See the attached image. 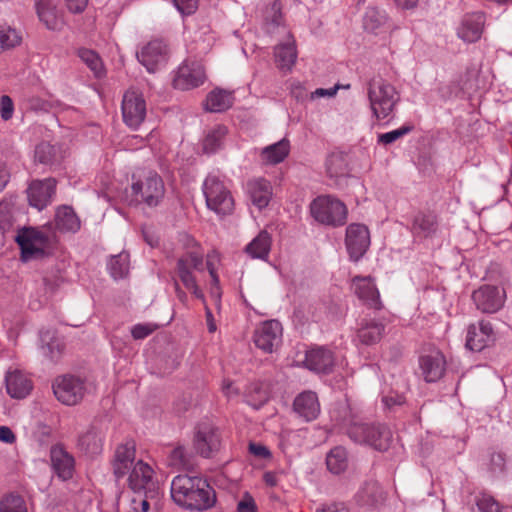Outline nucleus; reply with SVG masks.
<instances>
[{"label": "nucleus", "mask_w": 512, "mask_h": 512, "mask_svg": "<svg viewBox=\"0 0 512 512\" xmlns=\"http://www.w3.org/2000/svg\"><path fill=\"white\" fill-rule=\"evenodd\" d=\"M204 275L203 250L194 239L187 238V248L176 262L173 276L174 283H180L195 298L205 303V296L200 287Z\"/></svg>", "instance_id": "nucleus-1"}, {"label": "nucleus", "mask_w": 512, "mask_h": 512, "mask_svg": "<svg viewBox=\"0 0 512 512\" xmlns=\"http://www.w3.org/2000/svg\"><path fill=\"white\" fill-rule=\"evenodd\" d=\"M173 501L189 510H206L216 501L215 491L208 482L197 476L178 475L171 483Z\"/></svg>", "instance_id": "nucleus-2"}, {"label": "nucleus", "mask_w": 512, "mask_h": 512, "mask_svg": "<svg viewBox=\"0 0 512 512\" xmlns=\"http://www.w3.org/2000/svg\"><path fill=\"white\" fill-rule=\"evenodd\" d=\"M128 486L136 494L131 501L135 512H148L150 501H157L160 494L158 481L154 477V470L142 460L137 461L128 477Z\"/></svg>", "instance_id": "nucleus-3"}, {"label": "nucleus", "mask_w": 512, "mask_h": 512, "mask_svg": "<svg viewBox=\"0 0 512 512\" xmlns=\"http://www.w3.org/2000/svg\"><path fill=\"white\" fill-rule=\"evenodd\" d=\"M367 95L372 113L379 120L387 118L400 100L396 88L380 75L369 80Z\"/></svg>", "instance_id": "nucleus-4"}, {"label": "nucleus", "mask_w": 512, "mask_h": 512, "mask_svg": "<svg viewBox=\"0 0 512 512\" xmlns=\"http://www.w3.org/2000/svg\"><path fill=\"white\" fill-rule=\"evenodd\" d=\"M347 434L354 442L371 446L379 451L387 450L392 441L391 431L381 424L351 422Z\"/></svg>", "instance_id": "nucleus-5"}, {"label": "nucleus", "mask_w": 512, "mask_h": 512, "mask_svg": "<svg viewBox=\"0 0 512 512\" xmlns=\"http://www.w3.org/2000/svg\"><path fill=\"white\" fill-rule=\"evenodd\" d=\"M203 194L207 207L217 215L224 216L232 213L234 199L219 176L210 174L206 177L203 183Z\"/></svg>", "instance_id": "nucleus-6"}, {"label": "nucleus", "mask_w": 512, "mask_h": 512, "mask_svg": "<svg viewBox=\"0 0 512 512\" xmlns=\"http://www.w3.org/2000/svg\"><path fill=\"white\" fill-rule=\"evenodd\" d=\"M15 241L20 247L23 261L42 258L51 245L50 236L46 231L32 227L19 230Z\"/></svg>", "instance_id": "nucleus-7"}, {"label": "nucleus", "mask_w": 512, "mask_h": 512, "mask_svg": "<svg viewBox=\"0 0 512 512\" xmlns=\"http://www.w3.org/2000/svg\"><path fill=\"white\" fill-rule=\"evenodd\" d=\"M313 218L325 225L342 226L347 220V207L339 199L331 196L317 197L310 206Z\"/></svg>", "instance_id": "nucleus-8"}, {"label": "nucleus", "mask_w": 512, "mask_h": 512, "mask_svg": "<svg viewBox=\"0 0 512 512\" xmlns=\"http://www.w3.org/2000/svg\"><path fill=\"white\" fill-rule=\"evenodd\" d=\"M52 388L57 400L68 406L78 404L86 392L84 381L73 375L57 377L53 382Z\"/></svg>", "instance_id": "nucleus-9"}, {"label": "nucleus", "mask_w": 512, "mask_h": 512, "mask_svg": "<svg viewBox=\"0 0 512 512\" xmlns=\"http://www.w3.org/2000/svg\"><path fill=\"white\" fill-rule=\"evenodd\" d=\"M121 111L123 122L131 129H138L147 115V105L142 93L133 89L126 91Z\"/></svg>", "instance_id": "nucleus-10"}, {"label": "nucleus", "mask_w": 512, "mask_h": 512, "mask_svg": "<svg viewBox=\"0 0 512 512\" xmlns=\"http://www.w3.org/2000/svg\"><path fill=\"white\" fill-rule=\"evenodd\" d=\"M132 191L148 206H157L164 197L165 187L162 178L149 171L132 184Z\"/></svg>", "instance_id": "nucleus-11"}, {"label": "nucleus", "mask_w": 512, "mask_h": 512, "mask_svg": "<svg viewBox=\"0 0 512 512\" xmlns=\"http://www.w3.org/2000/svg\"><path fill=\"white\" fill-rule=\"evenodd\" d=\"M505 290L494 285H482L472 293L477 310L486 314L498 312L505 303Z\"/></svg>", "instance_id": "nucleus-12"}, {"label": "nucleus", "mask_w": 512, "mask_h": 512, "mask_svg": "<svg viewBox=\"0 0 512 512\" xmlns=\"http://www.w3.org/2000/svg\"><path fill=\"white\" fill-rule=\"evenodd\" d=\"M345 246L350 260L357 262L370 246V232L364 224L351 223L346 228Z\"/></svg>", "instance_id": "nucleus-13"}, {"label": "nucleus", "mask_w": 512, "mask_h": 512, "mask_svg": "<svg viewBox=\"0 0 512 512\" xmlns=\"http://www.w3.org/2000/svg\"><path fill=\"white\" fill-rule=\"evenodd\" d=\"M205 79V70L200 62L186 61L178 68L173 85L179 90H190L202 85Z\"/></svg>", "instance_id": "nucleus-14"}, {"label": "nucleus", "mask_w": 512, "mask_h": 512, "mask_svg": "<svg viewBox=\"0 0 512 512\" xmlns=\"http://www.w3.org/2000/svg\"><path fill=\"white\" fill-rule=\"evenodd\" d=\"M282 326L277 320L261 323L254 331L253 341L257 348L265 353H272L281 343Z\"/></svg>", "instance_id": "nucleus-15"}, {"label": "nucleus", "mask_w": 512, "mask_h": 512, "mask_svg": "<svg viewBox=\"0 0 512 512\" xmlns=\"http://www.w3.org/2000/svg\"><path fill=\"white\" fill-rule=\"evenodd\" d=\"M194 447L205 458L213 456L221 447L219 430L208 423L200 424L194 436Z\"/></svg>", "instance_id": "nucleus-16"}, {"label": "nucleus", "mask_w": 512, "mask_h": 512, "mask_svg": "<svg viewBox=\"0 0 512 512\" xmlns=\"http://www.w3.org/2000/svg\"><path fill=\"white\" fill-rule=\"evenodd\" d=\"M495 340V333L489 321L481 320L469 325L466 335V347L471 351H482Z\"/></svg>", "instance_id": "nucleus-17"}, {"label": "nucleus", "mask_w": 512, "mask_h": 512, "mask_svg": "<svg viewBox=\"0 0 512 512\" xmlns=\"http://www.w3.org/2000/svg\"><path fill=\"white\" fill-rule=\"evenodd\" d=\"M137 58L148 72H155L167 62V46L160 40H153L137 53Z\"/></svg>", "instance_id": "nucleus-18"}, {"label": "nucleus", "mask_w": 512, "mask_h": 512, "mask_svg": "<svg viewBox=\"0 0 512 512\" xmlns=\"http://www.w3.org/2000/svg\"><path fill=\"white\" fill-rule=\"evenodd\" d=\"M55 188L56 180L53 178L31 182L27 190L29 204L42 210L51 202Z\"/></svg>", "instance_id": "nucleus-19"}, {"label": "nucleus", "mask_w": 512, "mask_h": 512, "mask_svg": "<svg viewBox=\"0 0 512 512\" xmlns=\"http://www.w3.org/2000/svg\"><path fill=\"white\" fill-rule=\"evenodd\" d=\"M354 292L365 305L373 309H381L379 291L370 276H355L352 279Z\"/></svg>", "instance_id": "nucleus-20"}, {"label": "nucleus", "mask_w": 512, "mask_h": 512, "mask_svg": "<svg viewBox=\"0 0 512 512\" xmlns=\"http://www.w3.org/2000/svg\"><path fill=\"white\" fill-rule=\"evenodd\" d=\"M135 454L136 445L134 441H127L116 448L112 467L113 473L117 478L124 477L133 468Z\"/></svg>", "instance_id": "nucleus-21"}, {"label": "nucleus", "mask_w": 512, "mask_h": 512, "mask_svg": "<svg viewBox=\"0 0 512 512\" xmlns=\"http://www.w3.org/2000/svg\"><path fill=\"white\" fill-rule=\"evenodd\" d=\"M419 364L424 379L427 382H435L444 375L446 360L440 351H432L421 356Z\"/></svg>", "instance_id": "nucleus-22"}, {"label": "nucleus", "mask_w": 512, "mask_h": 512, "mask_svg": "<svg viewBox=\"0 0 512 512\" xmlns=\"http://www.w3.org/2000/svg\"><path fill=\"white\" fill-rule=\"evenodd\" d=\"M50 458L54 472L62 480L72 478L75 467L74 457L63 446L55 445L50 450Z\"/></svg>", "instance_id": "nucleus-23"}, {"label": "nucleus", "mask_w": 512, "mask_h": 512, "mask_svg": "<svg viewBox=\"0 0 512 512\" xmlns=\"http://www.w3.org/2000/svg\"><path fill=\"white\" fill-rule=\"evenodd\" d=\"M294 412L305 421H313L320 414V403L315 392L304 391L293 402Z\"/></svg>", "instance_id": "nucleus-24"}, {"label": "nucleus", "mask_w": 512, "mask_h": 512, "mask_svg": "<svg viewBox=\"0 0 512 512\" xmlns=\"http://www.w3.org/2000/svg\"><path fill=\"white\" fill-rule=\"evenodd\" d=\"M334 355L332 351L324 347H315L306 352V367L317 373H329L334 366Z\"/></svg>", "instance_id": "nucleus-25"}, {"label": "nucleus", "mask_w": 512, "mask_h": 512, "mask_svg": "<svg viewBox=\"0 0 512 512\" xmlns=\"http://www.w3.org/2000/svg\"><path fill=\"white\" fill-rule=\"evenodd\" d=\"M484 22L485 18L482 13L466 15L457 30L458 37L468 43L478 41L483 32Z\"/></svg>", "instance_id": "nucleus-26"}, {"label": "nucleus", "mask_w": 512, "mask_h": 512, "mask_svg": "<svg viewBox=\"0 0 512 512\" xmlns=\"http://www.w3.org/2000/svg\"><path fill=\"white\" fill-rule=\"evenodd\" d=\"M438 230L437 216L432 212L417 213L411 224V232L415 238L426 239L432 237Z\"/></svg>", "instance_id": "nucleus-27"}, {"label": "nucleus", "mask_w": 512, "mask_h": 512, "mask_svg": "<svg viewBox=\"0 0 512 512\" xmlns=\"http://www.w3.org/2000/svg\"><path fill=\"white\" fill-rule=\"evenodd\" d=\"M247 191L252 203L259 209L265 208L272 197V186L263 178L250 180L247 183Z\"/></svg>", "instance_id": "nucleus-28"}, {"label": "nucleus", "mask_w": 512, "mask_h": 512, "mask_svg": "<svg viewBox=\"0 0 512 512\" xmlns=\"http://www.w3.org/2000/svg\"><path fill=\"white\" fill-rule=\"evenodd\" d=\"M6 389L11 397L22 399L30 393L32 382L24 373L15 370L6 375Z\"/></svg>", "instance_id": "nucleus-29"}, {"label": "nucleus", "mask_w": 512, "mask_h": 512, "mask_svg": "<svg viewBox=\"0 0 512 512\" xmlns=\"http://www.w3.org/2000/svg\"><path fill=\"white\" fill-rule=\"evenodd\" d=\"M104 434L101 430L91 427L79 436V449L89 456L101 453L103 448Z\"/></svg>", "instance_id": "nucleus-30"}, {"label": "nucleus", "mask_w": 512, "mask_h": 512, "mask_svg": "<svg viewBox=\"0 0 512 512\" xmlns=\"http://www.w3.org/2000/svg\"><path fill=\"white\" fill-rule=\"evenodd\" d=\"M386 499V493L376 481H369L357 493V501L363 506L376 507Z\"/></svg>", "instance_id": "nucleus-31"}, {"label": "nucleus", "mask_w": 512, "mask_h": 512, "mask_svg": "<svg viewBox=\"0 0 512 512\" xmlns=\"http://www.w3.org/2000/svg\"><path fill=\"white\" fill-rule=\"evenodd\" d=\"M290 152V142L283 138L280 141L271 144L261 151V160L268 165H276L283 162Z\"/></svg>", "instance_id": "nucleus-32"}, {"label": "nucleus", "mask_w": 512, "mask_h": 512, "mask_svg": "<svg viewBox=\"0 0 512 512\" xmlns=\"http://www.w3.org/2000/svg\"><path fill=\"white\" fill-rule=\"evenodd\" d=\"M297 58V51L295 47V41L291 35H288V39L285 43L276 46L275 48V60L278 68L281 70H291L294 66Z\"/></svg>", "instance_id": "nucleus-33"}, {"label": "nucleus", "mask_w": 512, "mask_h": 512, "mask_svg": "<svg viewBox=\"0 0 512 512\" xmlns=\"http://www.w3.org/2000/svg\"><path fill=\"white\" fill-rule=\"evenodd\" d=\"M385 326L382 322L375 320H364L358 329L357 336L361 343L373 345L380 341L383 336Z\"/></svg>", "instance_id": "nucleus-34"}, {"label": "nucleus", "mask_w": 512, "mask_h": 512, "mask_svg": "<svg viewBox=\"0 0 512 512\" xmlns=\"http://www.w3.org/2000/svg\"><path fill=\"white\" fill-rule=\"evenodd\" d=\"M55 224L62 232H77L81 227L80 219L69 206H62L56 212Z\"/></svg>", "instance_id": "nucleus-35"}, {"label": "nucleus", "mask_w": 512, "mask_h": 512, "mask_svg": "<svg viewBox=\"0 0 512 512\" xmlns=\"http://www.w3.org/2000/svg\"><path fill=\"white\" fill-rule=\"evenodd\" d=\"M271 236L267 231H261L245 248L251 258L264 260L271 249Z\"/></svg>", "instance_id": "nucleus-36"}, {"label": "nucleus", "mask_w": 512, "mask_h": 512, "mask_svg": "<svg viewBox=\"0 0 512 512\" xmlns=\"http://www.w3.org/2000/svg\"><path fill=\"white\" fill-rule=\"evenodd\" d=\"M232 104L231 93L222 89H214L206 97L205 109L209 112H222L230 108Z\"/></svg>", "instance_id": "nucleus-37"}, {"label": "nucleus", "mask_w": 512, "mask_h": 512, "mask_svg": "<svg viewBox=\"0 0 512 512\" xmlns=\"http://www.w3.org/2000/svg\"><path fill=\"white\" fill-rule=\"evenodd\" d=\"M37 13L48 29L55 30L59 27L61 20L58 16L56 5L52 0H39L36 3Z\"/></svg>", "instance_id": "nucleus-38"}, {"label": "nucleus", "mask_w": 512, "mask_h": 512, "mask_svg": "<svg viewBox=\"0 0 512 512\" xmlns=\"http://www.w3.org/2000/svg\"><path fill=\"white\" fill-rule=\"evenodd\" d=\"M227 134V128L223 125H217L212 128L203 140V149L206 153H213L222 146L223 140Z\"/></svg>", "instance_id": "nucleus-39"}, {"label": "nucleus", "mask_w": 512, "mask_h": 512, "mask_svg": "<svg viewBox=\"0 0 512 512\" xmlns=\"http://www.w3.org/2000/svg\"><path fill=\"white\" fill-rule=\"evenodd\" d=\"M327 468L334 474H339L347 468V453L343 447L333 448L326 458Z\"/></svg>", "instance_id": "nucleus-40"}, {"label": "nucleus", "mask_w": 512, "mask_h": 512, "mask_svg": "<svg viewBox=\"0 0 512 512\" xmlns=\"http://www.w3.org/2000/svg\"><path fill=\"white\" fill-rule=\"evenodd\" d=\"M387 16L384 11L377 8H368L363 18V27L365 30L377 33L378 30L386 23Z\"/></svg>", "instance_id": "nucleus-41"}, {"label": "nucleus", "mask_w": 512, "mask_h": 512, "mask_svg": "<svg viewBox=\"0 0 512 512\" xmlns=\"http://www.w3.org/2000/svg\"><path fill=\"white\" fill-rule=\"evenodd\" d=\"M326 172L331 178H339L347 174L345 158L338 153H333L326 160Z\"/></svg>", "instance_id": "nucleus-42"}, {"label": "nucleus", "mask_w": 512, "mask_h": 512, "mask_svg": "<svg viewBox=\"0 0 512 512\" xmlns=\"http://www.w3.org/2000/svg\"><path fill=\"white\" fill-rule=\"evenodd\" d=\"M78 55L96 77H101L103 75V63L95 51L83 48L78 51Z\"/></svg>", "instance_id": "nucleus-43"}, {"label": "nucleus", "mask_w": 512, "mask_h": 512, "mask_svg": "<svg viewBox=\"0 0 512 512\" xmlns=\"http://www.w3.org/2000/svg\"><path fill=\"white\" fill-rule=\"evenodd\" d=\"M269 399V394L266 389L259 383H253L249 386L246 392V401L255 409L260 408Z\"/></svg>", "instance_id": "nucleus-44"}, {"label": "nucleus", "mask_w": 512, "mask_h": 512, "mask_svg": "<svg viewBox=\"0 0 512 512\" xmlns=\"http://www.w3.org/2000/svg\"><path fill=\"white\" fill-rule=\"evenodd\" d=\"M109 270L114 279L125 277L129 271V255L120 253L113 256L109 263Z\"/></svg>", "instance_id": "nucleus-45"}, {"label": "nucleus", "mask_w": 512, "mask_h": 512, "mask_svg": "<svg viewBox=\"0 0 512 512\" xmlns=\"http://www.w3.org/2000/svg\"><path fill=\"white\" fill-rule=\"evenodd\" d=\"M0 512H28V509L23 497L11 493L2 498Z\"/></svg>", "instance_id": "nucleus-46"}, {"label": "nucleus", "mask_w": 512, "mask_h": 512, "mask_svg": "<svg viewBox=\"0 0 512 512\" xmlns=\"http://www.w3.org/2000/svg\"><path fill=\"white\" fill-rule=\"evenodd\" d=\"M14 205L11 201L0 202V230L3 234L11 231L14 225Z\"/></svg>", "instance_id": "nucleus-47"}, {"label": "nucleus", "mask_w": 512, "mask_h": 512, "mask_svg": "<svg viewBox=\"0 0 512 512\" xmlns=\"http://www.w3.org/2000/svg\"><path fill=\"white\" fill-rule=\"evenodd\" d=\"M22 42V35L11 27L0 28V52L14 48Z\"/></svg>", "instance_id": "nucleus-48"}, {"label": "nucleus", "mask_w": 512, "mask_h": 512, "mask_svg": "<svg viewBox=\"0 0 512 512\" xmlns=\"http://www.w3.org/2000/svg\"><path fill=\"white\" fill-rule=\"evenodd\" d=\"M219 261V255L217 252L212 251L207 254L206 259V268L209 272L212 281L211 287V295L217 299L220 298V287H219V277L217 275L215 263Z\"/></svg>", "instance_id": "nucleus-49"}, {"label": "nucleus", "mask_w": 512, "mask_h": 512, "mask_svg": "<svg viewBox=\"0 0 512 512\" xmlns=\"http://www.w3.org/2000/svg\"><path fill=\"white\" fill-rule=\"evenodd\" d=\"M167 463L169 466L177 469L184 470L189 466V461L186 457L184 448L181 446L175 447L169 451L167 457Z\"/></svg>", "instance_id": "nucleus-50"}, {"label": "nucleus", "mask_w": 512, "mask_h": 512, "mask_svg": "<svg viewBox=\"0 0 512 512\" xmlns=\"http://www.w3.org/2000/svg\"><path fill=\"white\" fill-rule=\"evenodd\" d=\"M413 130L412 125L405 124L398 129L378 135V142L384 145L392 144Z\"/></svg>", "instance_id": "nucleus-51"}, {"label": "nucleus", "mask_w": 512, "mask_h": 512, "mask_svg": "<svg viewBox=\"0 0 512 512\" xmlns=\"http://www.w3.org/2000/svg\"><path fill=\"white\" fill-rule=\"evenodd\" d=\"M55 155V149L49 143L43 142L36 146L35 159L43 164L52 162Z\"/></svg>", "instance_id": "nucleus-52"}, {"label": "nucleus", "mask_w": 512, "mask_h": 512, "mask_svg": "<svg viewBox=\"0 0 512 512\" xmlns=\"http://www.w3.org/2000/svg\"><path fill=\"white\" fill-rule=\"evenodd\" d=\"M158 326L153 323H139L132 327L131 334L135 340L145 339L151 335Z\"/></svg>", "instance_id": "nucleus-53"}, {"label": "nucleus", "mask_w": 512, "mask_h": 512, "mask_svg": "<svg viewBox=\"0 0 512 512\" xmlns=\"http://www.w3.org/2000/svg\"><path fill=\"white\" fill-rule=\"evenodd\" d=\"M478 509L481 512H499V503L490 495H482L477 501Z\"/></svg>", "instance_id": "nucleus-54"}, {"label": "nucleus", "mask_w": 512, "mask_h": 512, "mask_svg": "<svg viewBox=\"0 0 512 512\" xmlns=\"http://www.w3.org/2000/svg\"><path fill=\"white\" fill-rule=\"evenodd\" d=\"M14 113V104L8 95L0 97V115L5 121L10 120Z\"/></svg>", "instance_id": "nucleus-55"}, {"label": "nucleus", "mask_w": 512, "mask_h": 512, "mask_svg": "<svg viewBox=\"0 0 512 512\" xmlns=\"http://www.w3.org/2000/svg\"><path fill=\"white\" fill-rule=\"evenodd\" d=\"M177 9L185 15L195 12L198 6V0H173Z\"/></svg>", "instance_id": "nucleus-56"}, {"label": "nucleus", "mask_w": 512, "mask_h": 512, "mask_svg": "<svg viewBox=\"0 0 512 512\" xmlns=\"http://www.w3.org/2000/svg\"><path fill=\"white\" fill-rule=\"evenodd\" d=\"M43 348L45 355L50 357V359L54 360L60 356L63 349V344L60 340L53 339L50 343L46 345V347Z\"/></svg>", "instance_id": "nucleus-57"}, {"label": "nucleus", "mask_w": 512, "mask_h": 512, "mask_svg": "<svg viewBox=\"0 0 512 512\" xmlns=\"http://www.w3.org/2000/svg\"><path fill=\"white\" fill-rule=\"evenodd\" d=\"M238 512H257V506L254 499L246 494L237 505Z\"/></svg>", "instance_id": "nucleus-58"}, {"label": "nucleus", "mask_w": 512, "mask_h": 512, "mask_svg": "<svg viewBox=\"0 0 512 512\" xmlns=\"http://www.w3.org/2000/svg\"><path fill=\"white\" fill-rule=\"evenodd\" d=\"M290 93L298 101H303L307 97V92L303 84L299 81L293 80L290 82Z\"/></svg>", "instance_id": "nucleus-59"}, {"label": "nucleus", "mask_w": 512, "mask_h": 512, "mask_svg": "<svg viewBox=\"0 0 512 512\" xmlns=\"http://www.w3.org/2000/svg\"><path fill=\"white\" fill-rule=\"evenodd\" d=\"M491 469L492 471L502 472L505 469L506 456L504 453L496 452L491 455Z\"/></svg>", "instance_id": "nucleus-60"}, {"label": "nucleus", "mask_w": 512, "mask_h": 512, "mask_svg": "<svg viewBox=\"0 0 512 512\" xmlns=\"http://www.w3.org/2000/svg\"><path fill=\"white\" fill-rule=\"evenodd\" d=\"M382 401L387 408H393L394 406L402 405L404 397L397 392L391 391L383 397Z\"/></svg>", "instance_id": "nucleus-61"}, {"label": "nucleus", "mask_w": 512, "mask_h": 512, "mask_svg": "<svg viewBox=\"0 0 512 512\" xmlns=\"http://www.w3.org/2000/svg\"><path fill=\"white\" fill-rule=\"evenodd\" d=\"M249 451L254 456H257V457L263 458V459L269 458L271 456V453L268 450V448L261 444L250 443Z\"/></svg>", "instance_id": "nucleus-62"}, {"label": "nucleus", "mask_w": 512, "mask_h": 512, "mask_svg": "<svg viewBox=\"0 0 512 512\" xmlns=\"http://www.w3.org/2000/svg\"><path fill=\"white\" fill-rule=\"evenodd\" d=\"M68 9L73 13H81L87 7L88 0H65Z\"/></svg>", "instance_id": "nucleus-63"}, {"label": "nucleus", "mask_w": 512, "mask_h": 512, "mask_svg": "<svg viewBox=\"0 0 512 512\" xmlns=\"http://www.w3.org/2000/svg\"><path fill=\"white\" fill-rule=\"evenodd\" d=\"M316 512H349V510L342 503H331L317 509Z\"/></svg>", "instance_id": "nucleus-64"}]
</instances>
